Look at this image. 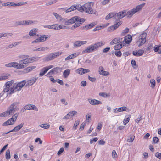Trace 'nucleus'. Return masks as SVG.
I'll use <instances>...</instances> for the list:
<instances>
[{
	"label": "nucleus",
	"mask_w": 161,
	"mask_h": 161,
	"mask_svg": "<svg viewBox=\"0 0 161 161\" xmlns=\"http://www.w3.org/2000/svg\"><path fill=\"white\" fill-rule=\"evenodd\" d=\"M145 4V3H142L137 5L136 7L130 10H123L118 13H115L116 19H122L127 15H128L129 17H131L134 14L141 11Z\"/></svg>",
	"instance_id": "obj_1"
},
{
	"label": "nucleus",
	"mask_w": 161,
	"mask_h": 161,
	"mask_svg": "<svg viewBox=\"0 0 161 161\" xmlns=\"http://www.w3.org/2000/svg\"><path fill=\"white\" fill-rule=\"evenodd\" d=\"M93 5V3L92 2H87L83 6L78 4V10L81 12L84 11L87 13L96 15L97 14V12L92 9Z\"/></svg>",
	"instance_id": "obj_2"
},
{
	"label": "nucleus",
	"mask_w": 161,
	"mask_h": 161,
	"mask_svg": "<svg viewBox=\"0 0 161 161\" xmlns=\"http://www.w3.org/2000/svg\"><path fill=\"white\" fill-rule=\"evenodd\" d=\"M17 102H14L10 105L7 110L0 114V117H9L13 115L19 108H17Z\"/></svg>",
	"instance_id": "obj_3"
},
{
	"label": "nucleus",
	"mask_w": 161,
	"mask_h": 161,
	"mask_svg": "<svg viewBox=\"0 0 161 161\" xmlns=\"http://www.w3.org/2000/svg\"><path fill=\"white\" fill-rule=\"evenodd\" d=\"M105 44V42L101 41L94 44L88 46L85 49L82 51V54L89 53L97 50L99 47L104 45Z\"/></svg>",
	"instance_id": "obj_4"
},
{
	"label": "nucleus",
	"mask_w": 161,
	"mask_h": 161,
	"mask_svg": "<svg viewBox=\"0 0 161 161\" xmlns=\"http://www.w3.org/2000/svg\"><path fill=\"white\" fill-rule=\"evenodd\" d=\"M26 83V81L23 80L17 83H15L10 89V94L13 93L20 91Z\"/></svg>",
	"instance_id": "obj_5"
},
{
	"label": "nucleus",
	"mask_w": 161,
	"mask_h": 161,
	"mask_svg": "<svg viewBox=\"0 0 161 161\" xmlns=\"http://www.w3.org/2000/svg\"><path fill=\"white\" fill-rule=\"evenodd\" d=\"M19 114V113H15L14 115H12L11 118H10L8 120L3 123L2 125L5 126L14 124L16 121Z\"/></svg>",
	"instance_id": "obj_6"
},
{
	"label": "nucleus",
	"mask_w": 161,
	"mask_h": 161,
	"mask_svg": "<svg viewBox=\"0 0 161 161\" xmlns=\"http://www.w3.org/2000/svg\"><path fill=\"white\" fill-rule=\"evenodd\" d=\"M85 20L83 18H81L78 16H75L72 17L70 19L65 22V25L72 24L75 22V21H79L80 22H84Z\"/></svg>",
	"instance_id": "obj_7"
},
{
	"label": "nucleus",
	"mask_w": 161,
	"mask_h": 161,
	"mask_svg": "<svg viewBox=\"0 0 161 161\" xmlns=\"http://www.w3.org/2000/svg\"><path fill=\"white\" fill-rule=\"evenodd\" d=\"M147 34L144 32L140 35L138 37L137 41V42H140L139 46H141L143 44L146 42V37Z\"/></svg>",
	"instance_id": "obj_8"
},
{
	"label": "nucleus",
	"mask_w": 161,
	"mask_h": 161,
	"mask_svg": "<svg viewBox=\"0 0 161 161\" xmlns=\"http://www.w3.org/2000/svg\"><path fill=\"white\" fill-rule=\"evenodd\" d=\"M29 63L27 58L23 59L18 63V69H23L26 66V64Z\"/></svg>",
	"instance_id": "obj_9"
},
{
	"label": "nucleus",
	"mask_w": 161,
	"mask_h": 161,
	"mask_svg": "<svg viewBox=\"0 0 161 161\" xmlns=\"http://www.w3.org/2000/svg\"><path fill=\"white\" fill-rule=\"evenodd\" d=\"M53 67V65H51L43 68L40 70L39 74V76H43L47 72V71L49 70L52 68Z\"/></svg>",
	"instance_id": "obj_10"
},
{
	"label": "nucleus",
	"mask_w": 161,
	"mask_h": 161,
	"mask_svg": "<svg viewBox=\"0 0 161 161\" xmlns=\"http://www.w3.org/2000/svg\"><path fill=\"white\" fill-rule=\"evenodd\" d=\"M14 83V81L12 80L6 82L3 86V91L5 92H8L10 90V86L12 85Z\"/></svg>",
	"instance_id": "obj_11"
},
{
	"label": "nucleus",
	"mask_w": 161,
	"mask_h": 161,
	"mask_svg": "<svg viewBox=\"0 0 161 161\" xmlns=\"http://www.w3.org/2000/svg\"><path fill=\"white\" fill-rule=\"evenodd\" d=\"M47 35H42L41 37H38V38L35 39V40L32 41V43H38L44 42L47 40Z\"/></svg>",
	"instance_id": "obj_12"
},
{
	"label": "nucleus",
	"mask_w": 161,
	"mask_h": 161,
	"mask_svg": "<svg viewBox=\"0 0 161 161\" xmlns=\"http://www.w3.org/2000/svg\"><path fill=\"white\" fill-rule=\"evenodd\" d=\"M98 71L99 74L102 76H108L110 74L108 72L105 71L103 67L102 66L99 67Z\"/></svg>",
	"instance_id": "obj_13"
},
{
	"label": "nucleus",
	"mask_w": 161,
	"mask_h": 161,
	"mask_svg": "<svg viewBox=\"0 0 161 161\" xmlns=\"http://www.w3.org/2000/svg\"><path fill=\"white\" fill-rule=\"evenodd\" d=\"M62 69L61 68L58 67H56L51 70L45 76H47V75H51L53 74H56L58 73L59 70L61 71Z\"/></svg>",
	"instance_id": "obj_14"
},
{
	"label": "nucleus",
	"mask_w": 161,
	"mask_h": 161,
	"mask_svg": "<svg viewBox=\"0 0 161 161\" xmlns=\"http://www.w3.org/2000/svg\"><path fill=\"white\" fill-rule=\"evenodd\" d=\"M77 112L75 111L70 112L63 118V119L67 120L72 117L75 115L77 114Z\"/></svg>",
	"instance_id": "obj_15"
},
{
	"label": "nucleus",
	"mask_w": 161,
	"mask_h": 161,
	"mask_svg": "<svg viewBox=\"0 0 161 161\" xmlns=\"http://www.w3.org/2000/svg\"><path fill=\"white\" fill-rule=\"evenodd\" d=\"M87 43L86 41H77L73 43V46L74 48H77L84 45Z\"/></svg>",
	"instance_id": "obj_16"
},
{
	"label": "nucleus",
	"mask_w": 161,
	"mask_h": 161,
	"mask_svg": "<svg viewBox=\"0 0 161 161\" xmlns=\"http://www.w3.org/2000/svg\"><path fill=\"white\" fill-rule=\"evenodd\" d=\"M125 111L129 112V109L125 106H123L120 107L116 108L114 109V113H117Z\"/></svg>",
	"instance_id": "obj_17"
},
{
	"label": "nucleus",
	"mask_w": 161,
	"mask_h": 161,
	"mask_svg": "<svg viewBox=\"0 0 161 161\" xmlns=\"http://www.w3.org/2000/svg\"><path fill=\"white\" fill-rule=\"evenodd\" d=\"M24 108L26 110H34L36 111H38V108L33 104H28L24 106Z\"/></svg>",
	"instance_id": "obj_18"
},
{
	"label": "nucleus",
	"mask_w": 161,
	"mask_h": 161,
	"mask_svg": "<svg viewBox=\"0 0 161 161\" xmlns=\"http://www.w3.org/2000/svg\"><path fill=\"white\" fill-rule=\"evenodd\" d=\"M88 101L90 104L92 105H94L102 104V103L100 101L95 99H92L91 98H89L88 99Z\"/></svg>",
	"instance_id": "obj_19"
},
{
	"label": "nucleus",
	"mask_w": 161,
	"mask_h": 161,
	"mask_svg": "<svg viewBox=\"0 0 161 161\" xmlns=\"http://www.w3.org/2000/svg\"><path fill=\"white\" fill-rule=\"evenodd\" d=\"M122 23L121 21H119L114 24L113 25L108 27V30L109 31H113L118 28L121 24Z\"/></svg>",
	"instance_id": "obj_20"
},
{
	"label": "nucleus",
	"mask_w": 161,
	"mask_h": 161,
	"mask_svg": "<svg viewBox=\"0 0 161 161\" xmlns=\"http://www.w3.org/2000/svg\"><path fill=\"white\" fill-rule=\"evenodd\" d=\"M62 53V52L58 51L50 54L51 60L61 55Z\"/></svg>",
	"instance_id": "obj_21"
},
{
	"label": "nucleus",
	"mask_w": 161,
	"mask_h": 161,
	"mask_svg": "<svg viewBox=\"0 0 161 161\" xmlns=\"http://www.w3.org/2000/svg\"><path fill=\"white\" fill-rule=\"evenodd\" d=\"M43 27L45 28L52 29L55 30H58V24H54L51 25H44Z\"/></svg>",
	"instance_id": "obj_22"
},
{
	"label": "nucleus",
	"mask_w": 161,
	"mask_h": 161,
	"mask_svg": "<svg viewBox=\"0 0 161 161\" xmlns=\"http://www.w3.org/2000/svg\"><path fill=\"white\" fill-rule=\"evenodd\" d=\"M18 63L16 62H12L5 64V66L7 67H14L18 69Z\"/></svg>",
	"instance_id": "obj_23"
},
{
	"label": "nucleus",
	"mask_w": 161,
	"mask_h": 161,
	"mask_svg": "<svg viewBox=\"0 0 161 161\" xmlns=\"http://www.w3.org/2000/svg\"><path fill=\"white\" fill-rule=\"evenodd\" d=\"M95 25V24L94 23H92L89 24L87 25L82 27V30L85 31H86L88 29L92 28Z\"/></svg>",
	"instance_id": "obj_24"
},
{
	"label": "nucleus",
	"mask_w": 161,
	"mask_h": 161,
	"mask_svg": "<svg viewBox=\"0 0 161 161\" xmlns=\"http://www.w3.org/2000/svg\"><path fill=\"white\" fill-rule=\"evenodd\" d=\"M132 39V37L131 36L128 35L125 37L124 40H122V42L124 41L125 44H129L131 41Z\"/></svg>",
	"instance_id": "obj_25"
},
{
	"label": "nucleus",
	"mask_w": 161,
	"mask_h": 161,
	"mask_svg": "<svg viewBox=\"0 0 161 161\" xmlns=\"http://www.w3.org/2000/svg\"><path fill=\"white\" fill-rule=\"evenodd\" d=\"M125 44L124 41L121 42L119 44L115 45L114 49L115 50H119L121 49Z\"/></svg>",
	"instance_id": "obj_26"
},
{
	"label": "nucleus",
	"mask_w": 161,
	"mask_h": 161,
	"mask_svg": "<svg viewBox=\"0 0 161 161\" xmlns=\"http://www.w3.org/2000/svg\"><path fill=\"white\" fill-rule=\"evenodd\" d=\"M24 123H22L14 127L10 132H17L19 131L23 126Z\"/></svg>",
	"instance_id": "obj_27"
},
{
	"label": "nucleus",
	"mask_w": 161,
	"mask_h": 161,
	"mask_svg": "<svg viewBox=\"0 0 161 161\" xmlns=\"http://www.w3.org/2000/svg\"><path fill=\"white\" fill-rule=\"evenodd\" d=\"M144 51L143 50H139L138 51H133L132 52L133 54L136 56H140L143 54Z\"/></svg>",
	"instance_id": "obj_28"
},
{
	"label": "nucleus",
	"mask_w": 161,
	"mask_h": 161,
	"mask_svg": "<svg viewBox=\"0 0 161 161\" xmlns=\"http://www.w3.org/2000/svg\"><path fill=\"white\" fill-rule=\"evenodd\" d=\"M78 4L73 5L67 9L66 11V12L69 13L75 9L78 10Z\"/></svg>",
	"instance_id": "obj_29"
},
{
	"label": "nucleus",
	"mask_w": 161,
	"mask_h": 161,
	"mask_svg": "<svg viewBox=\"0 0 161 161\" xmlns=\"http://www.w3.org/2000/svg\"><path fill=\"white\" fill-rule=\"evenodd\" d=\"M23 22L24 26L31 25L32 24H35L37 22V20L33 21L31 20H23Z\"/></svg>",
	"instance_id": "obj_30"
},
{
	"label": "nucleus",
	"mask_w": 161,
	"mask_h": 161,
	"mask_svg": "<svg viewBox=\"0 0 161 161\" xmlns=\"http://www.w3.org/2000/svg\"><path fill=\"white\" fill-rule=\"evenodd\" d=\"M122 38H117L113 39L110 42V44L113 45L114 44H116L119 42H122Z\"/></svg>",
	"instance_id": "obj_31"
},
{
	"label": "nucleus",
	"mask_w": 161,
	"mask_h": 161,
	"mask_svg": "<svg viewBox=\"0 0 161 161\" xmlns=\"http://www.w3.org/2000/svg\"><path fill=\"white\" fill-rule=\"evenodd\" d=\"M79 55V53H74L68 56L65 58V60L67 61L70 59H73L78 56Z\"/></svg>",
	"instance_id": "obj_32"
},
{
	"label": "nucleus",
	"mask_w": 161,
	"mask_h": 161,
	"mask_svg": "<svg viewBox=\"0 0 161 161\" xmlns=\"http://www.w3.org/2000/svg\"><path fill=\"white\" fill-rule=\"evenodd\" d=\"M38 77H33L31 79L27 81V84L29 86H31L33 85L37 80Z\"/></svg>",
	"instance_id": "obj_33"
},
{
	"label": "nucleus",
	"mask_w": 161,
	"mask_h": 161,
	"mask_svg": "<svg viewBox=\"0 0 161 161\" xmlns=\"http://www.w3.org/2000/svg\"><path fill=\"white\" fill-rule=\"evenodd\" d=\"M116 15L115 12L110 13L106 17L105 19L108 20L113 17L116 19Z\"/></svg>",
	"instance_id": "obj_34"
},
{
	"label": "nucleus",
	"mask_w": 161,
	"mask_h": 161,
	"mask_svg": "<svg viewBox=\"0 0 161 161\" xmlns=\"http://www.w3.org/2000/svg\"><path fill=\"white\" fill-rule=\"evenodd\" d=\"M38 29L36 28H33L31 29L29 33L30 36H32L35 35Z\"/></svg>",
	"instance_id": "obj_35"
},
{
	"label": "nucleus",
	"mask_w": 161,
	"mask_h": 161,
	"mask_svg": "<svg viewBox=\"0 0 161 161\" xmlns=\"http://www.w3.org/2000/svg\"><path fill=\"white\" fill-rule=\"evenodd\" d=\"M70 70L67 69L65 70L63 73V76L64 78H67L70 74Z\"/></svg>",
	"instance_id": "obj_36"
},
{
	"label": "nucleus",
	"mask_w": 161,
	"mask_h": 161,
	"mask_svg": "<svg viewBox=\"0 0 161 161\" xmlns=\"http://www.w3.org/2000/svg\"><path fill=\"white\" fill-rule=\"evenodd\" d=\"M36 67L35 66L28 67L24 69V70L25 71V73L29 72L32 71L33 69H34Z\"/></svg>",
	"instance_id": "obj_37"
},
{
	"label": "nucleus",
	"mask_w": 161,
	"mask_h": 161,
	"mask_svg": "<svg viewBox=\"0 0 161 161\" xmlns=\"http://www.w3.org/2000/svg\"><path fill=\"white\" fill-rule=\"evenodd\" d=\"M131 118V115H128L125 116V118L124 119L123 121V123L124 125H125L128 123L130 119Z\"/></svg>",
	"instance_id": "obj_38"
},
{
	"label": "nucleus",
	"mask_w": 161,
	"mask_h": 161,
	"mask_svg": "<svg viewBox=\"0 0 161 161\" xmlns=\"http://www.w3.org/2000/svg\"><path fill=\"white\" fill-rule=\"evenodd\" d=\"M75 23L71 27L72 30H73L75 28L79 27L80 25L83 22H80L79 21H75Z\"/></svg>",
	"instance_id": "obj_39"
},
{
	"label": "nucleus",
	"mask_w": 161,
	"mask_h": 161,
	"mask_svg": "<svg viewBox=\"0 0 161 161\" xmlns=\"http://www.w3.org/2000/svg\"><path fill=\"white\" fill-rule=\"evenodd\" d=\"M27 58L29 63L33 62L37 60V58L35 57L29 58Z\"/></svg>",
	"instance_id": "obj_40"
},
{
	"label": "nucleus",
	"mask_w": 161,
	"mask_h": 161,
	"mask_svg": "<svg viewBox=\"0 0 161 161\" xmlns=\"http://www.w3.org/2000/svg\"><path fill=\"white\" fill-rule=\"evenodd\" d=\"M10 75L8 74H6L5 75L0 76V81L5 80L7 79Z\"/></svg>",
	"instance_id": "obj_41"
},
{
	"label": "nucleus",
	"mask_w": 161,
	"mask_h": 161,
	"mask_svg": "<svg viewBox=\"0 0 161 161\" xmlns=\"http://www.w3.org/2000/svg\"><path fill=\"white\" fill-rule=\"evenodd\" d=\"M14 25L15 26H17L19 25L24 26L23 20L15 21L14 23Z\"/></svg>",
	"instance_id": "obj_42"
},
{
	"label": "nucleus",
	"mask_w": 161,
	"mask_h": 161,
	"mask_svg": "<svg viewBox=\"0 0 161 161\" xmlns=\"http://www.w3.org/2000/svg\"><path fill=\"white\" fill-rule=\"evenodd\" d=\"M39 126L40 127L47 129L49 128L50 127V125L48 123L43 124H41L39 125Z\"/></svg>",
	"instance_id": "obj_43"
},
{
	"label": "nucleus",
	"mask_w": 161,
	"mask_h": 161,
	"mask_svg": "<svg viewBox=\"0 0 161 161\" xmlns=\"http://www.w3.org/2000/svg\"><path fill=\"white\" fill-rule=\"evenodd\" d=\"M5 157L6 159L8 160L10 158V152L9 149L7 150L5 154Z\"/></svg>",
	"instance_id": "obj_44"
},
{
	"label": "nucleus",
	"mask_w": 161,
	"mask_h": 161,
	"mask_svg": "<svg viewBox=\"0 0 161 161\" xmlns=\"http://www.w3.org/2000/svg\"><path fill=\"white\" fill-rule=\"evenodd\" d=\"M3 37H7L12 36L13 35V33L11 32H5L2 33Z\"/></svg>",
	"instance_id": "obj_45"
},
{
	"label": "nucleus",
	"mask_w": 161,
	"mask_h": 161,
	"mask_svg": "<svg viewBox=\"0 0 161 161\" xmlns=\"http://www.w3.org/2000/svg\"><path fill=\"white\" fill-rule=\"evenodd\" d=\"M79 122L80 121L79 120H78L75 121L74 126L72 128V129L73 130H75L76 129L77 126L79 125Z\"/></svg>",
	"instance_id": "obj_46"
},
{
	"label": "nucleus",
	"mask_w": 161,
	"mask_h": 161,
	"mask_svg": "<svg viewBox=\"0 0 161 161\" xmlns=\"http://www.w3.org/2000/svg\"><path fill=\"white\" fill-rule=\"evenodd\" d=\"M150 83L151 84V87L153 88L155 86V81L154 79H151L150 81Z\"/></svg>",
	"instance_id": "obj_47"
},
{
	"label": "nucleus",
	"mask_w": 161,
	"mask_h": 161,
	"mask_svg": "<svg viewBox=\"0 0 161 161\" xmlns=\"http://www.w3.org/2000/svg\"><path fill=\"white\" fill-rule=\"evenodd\" d=\"M57 1H58L57 0H50L49 2H47L46 4V6H48L49 5H51L55 3Z\"/></svg>",
	"instance_id": "obj_48"
},
{
	"label": "nucleus",
	"mask_w": 161,
	"mask_h": 161,
	"mask_svg": "<svg viewBox=\"0 0 161 161\" xmlns=\"http://www.w3.org/2000/svg\"><path fill=\"white\" fill-rule=\"evenodd\" d=\"M135 138L134 136H129V137L127 139V141L128 142H133V140H134Z\"/></svg>",
	"instance_id": "obj_49"
},
{
	"label": "nucleus",
	"mask_w": 161,
	"mask_h": 161,
	"mask_svg": "<svg viewBox=\"0 0 161 161\" xmlns=\"http://www.w3.org/2000/svg\"><path fill=\"white\" fill-rule=\"evenodd\" d=\"M82 69L83 68H79L76 69L75 71L76 73H78L80 75H82Z\"/></svg>",
	"instance_id": "obj_50"
},
{
	"label": "nucleus",
	"mask_w": 161,
	"mask_h": 161,
	"mask_svg": "<svg viewBox=\"0 0 161 161\" xmlns=\"http://www.w3.org/2000/svg\"><path fill=\"white\" fill-rule=\"evenodd\" d=\"M99 96H102L103 97L106 98L107 97H109V95H108L105 92H100L99 93Z\"/></svg>",
	"instance_id": "obj_51"
},
{
	"label": "nucleus",
	"mask_w": 161,
	"mask_h": 161,
	"mask_svg": "<svg viewBox=\"0 0 161 161\" xmlns=\"http://www.w3.org/2000/svg\"><path fill=\"white\" fill-rule=\"evenodd\" d=\"M115 55L118 57H120L122 55L121 52L119 50H116L114 52Z\"/></svg>",
	"instance_id": "obj_52"
},
{
	"label": "nucleus",
	"mask_w": 161,
	"mask_h": 161,
	"mask_svg": "<svg viewBox=\"0 0 161 161\" xmlns=\"http://www.w3.org/2000/svg\"><path fill=\"white\" fill-rule=\"evenodd\" d=\"M43 60L45 61H48L51 60L50 54L47 55L44 57Z\"/></svg>",
	"instance_id": "obj_53"
},
{
	"label": "nucleus",
	"mask_w": 161,
	"mask_h": 161,
	"mask_svg": "<svg viewBox=\"0 0 161 161\" xmlns=\"http://www.w3.org/2000/svg\"><path fill=\"white\" fill-rule=\"evenodd\" d=\"M53 14L55 16L56 19H61V17L59 14L55 12L53 13Z\"/></svg>",
	"instance_id": "obj_54"
},
{
	"label": "nucleus",
	"mask_w": 161,
	"mask_h": 161,
	"mask_svg": "<svg viewBox=\"0 0 161 161\" xmlns=\"http://www.w3.org/2000/svg\"><path fill=\"white\" fill-rule=\"evenodd\" d=\"M161 46L156 45L154 47V50L155 52H158Z\"/></svg>",
	"instance_id": "obj_55"
},
{
	"label": "nucleus",
	"mask_w": 161,
	"mask_h": 161,
	"mask_svg": "<svg viewBox=\"0 0 161 161\" xmlns=\"http://www.w3.org/2000/svg\"><path fill=\"white\" fill-rule=\"evenodd\" d=\"M112 156L113 158H116L117 157V155L116 151L113 150L112 152Z\"/></svg>",
	"instance_id": "obj_56"
},
{
	"label": "nucleus",
	"mask_w": 161,
	"mask_h": 161,
	"mask_svg": "<svg viewBox=\"0 0 161 161\" xmlns=\"http://www.w3.org/2000/svg\"><path fill=\"white\" fill-rule=\"evenodd\" d=\"M129 29L128 28H126L125 30H124L121 34L122 35H124L125 34L127 33L129 31Z\"/></svg>",
	"instance_id": "obj_57"
},
{
	"label": "nucleus",
	"mask_w": 161,
	"mask_h": 161,
	"mask_svg": "<svg viewBox=\"0 0 161 161\" xmlns=\"http://www.w3.org/2000/svg\"><path fill=\"white\" fill-rule=\"evenodd\" d=\"M88 78L89 80L92 82H94L96 81V79L95 77H92L89 75L88 76Z\"/></svg>",
	"instance_id": "obj_58"
},
{
	"label": "nucleus",
	"mask_w": 161,
	"mask_h": 161,
	"mask_svg": "<svg viewBox=\"0 0 161 161\" xmlns=\"http://www.w3.org/2000/svg\"><path fill=\"white\" fill-rule=\"evenodd\" d=\"M102 124L101 122H100L98 123L97 127V129L99 131H100L102 128Z\"/></svg>",
	"instance_id": "obj_59"
},
{
	"label": "nucleus",
	"mask_w": 161,
	"mask_h": 161,
	"mask_svg": "<svg viewBox=\"0 0 161 161\" xmlns=\"http://www.w3.org/2000/svg\"><path fill=\"white\" fill-rule=\"evenodd\" d=\"M49 49V48L48 47H41L38 48V51H45Z\"/></svg>",
	"instance_id": "obj_60"
},
{
	"label": "nucleus",
	"mask_w": 161,
	"mask_h": 161,
	"mask_svg": "<svg viewBox=\"0 0 161 161\" xmlns=\"http://www.w3.org/2000/svg\"><path fill=\"white\" fill-rule=\"evenodd\" d=\"M101 28H102L101 25L100 26H97L93 30V31L94 32L96 31H97L100 30Z\"/></svg>",
	"instance_id": "obj_61"
},
{
	"label": "nucleus",
	"mask_w": 161,
	"mask_h": 161,
	"mask_svg": "<svg viewBox=\"0 0 161 161\" xmlns=\"http://www.w3.org/2000/svg\"><path fill=\"white\" fill-rule=\"evenodd\" d=\"M28 56L25 55H21L19 56V58L20 59H24L27 58L28 57Z\"/></svg>",
	"instance_id": "obj_62"
},
{
	"label": "nucleus",
	"mask_w": 161,
	"mask_h": 161,
	"mask_svg": "<svg viewBox=\"0 0 161 161\" xmlns=\"http://www.w3.org/2000/svg\"><path fill=\"white\" fill-rule=\"evenodd\" d=\"M155 156L158 158L161 159V153L157 152L155 154Z\"/></svg>",
	"instance_id": "obj_63"
},
{
	"label": "nucleus",
	"mask_w": 161,
	"mask_h": 161,
	"mask_svg": "<svg viewBox=\"0 0 161 161\" xmlns=\"http://www.w3.org/2000/svg\"><path fill=\"white\" fill-rule=\"evenodd\" d=\"M153 140L154 143H157L158 142L159 139L157 137H155L153 138Z\"/></svg>",
	"instance_id": "obj_64"
}]
</instances>
